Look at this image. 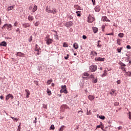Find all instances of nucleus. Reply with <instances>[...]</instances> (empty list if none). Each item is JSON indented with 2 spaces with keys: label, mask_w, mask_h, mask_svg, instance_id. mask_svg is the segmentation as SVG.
Here are the masks:
<instances>
[{
  "label": "nucleus",
  "mask_w": 131,
  "mask_h": 131,
  "mask_svg": "<svg viewBox=\"0 0 131 131\" xmlns=\"http://www.w3.org/2000/svg\"><path fill=\"white\" fill-rule=\"evenodd\" d=\"M46 11L47 13H50V14H56L57 13V9L56 8L52 9L51 6H47L46 8Z\"/></svg>",
  "instance_id": "obj_1"
},
{
  "label": "nucleus",
  "mask_w": 131,
  "mask_h": 131,
  "mask_svg": "<svg viewBox=\"0 0 131 131\" xmlns=\"http://www.w3.org/2000/svg\"><path fill=\"white\" fill-rule=\"evenodd\" d=\"M45 40L46 41L47 45H48V46L51 45V43H52L53 42V39L50 38L49 36H47L46 37Z\"/></svg>",
  "instance_id": "obj_2"
},
{
  "label": "nucleus",
  "mask_w": 131,
  "mask_h": 131,
  "mask_svg": "<svg viewBox=\"0 0 131 131\" xmlns=\"http://www.w3.org/2000/svg\"><path fill=\"white\" fill-rule=\"evenodd\" d=\"M66 85H61V90L60 91V93L62 94V93H64V94H68V91H67V89H66Z\"/></svg>",
  "instance_id": "obj_3"
},
{
  "label": "nucleus",
  "mask_w": 131,
  "mask_h": 131,
  "mask_svg": "<svg viewBox=\"0 0 131 131\" xmlns=\"http://www.w3.org/2000/svg\"><path fill=\"white\" fill-rule=\"evenodd\" d=\"M6 27H7L8 30L11 31V30H12V28L13 27L12 26V25H11V24H5L3 26L2 29H5L6 28Z\"/></svg>",
  "instance_id": "obj_4"
},
{
  "label": "nucleus",
  "mask_w": 131,
  "mask_h": 131,
  "mask_svg": "<svg viewBox=\"0 0 131 131\" xmlns=\"http://www.w3.org/2000/svg\"><path fill=\"white\" fill-rule=\"evenodd\" d=\"M89 78H92L93 83H97L98 82V78L95 77V75H91Z\"/></svg>",
  "instance_id": "obj_5"
},
{
  "label": "nucleus",
  "mask_w": 131,
  "mask_h": 131,
  "mask_svg": "<svg viewBox=\"0 0 131 131\" xmlns=\"http://www.w3.org/2000/svg\"><path fill=\"white\" fill-rule=\"evenodd\" d=\"M35 52H37V56L39 55V54L41 52L40 51L41 49H40V47L37 45V44L36 45L35 47Z\"/></svg>",
  "instance_id": "obj_6"
},
{
  "label": "nucleus",
  "mask_w": 131,
  "mask_h": 131,
  "mask_svg": "<svg viewBox=\"0 0 131 131\" xmlns=\"http://www.w3.org/2000/svg\"><path fill=\"white\" fill-rule=\"evenodd\" d=\"M90 70H91V72H95V71H96V70H97V66L96 65H93V66H91L90 67Z\"/></svg>",
  "instance_id": "obj_7"
},
{
  "label": "nucleus",
  "mask_w": 131,
  "mask_h": 131,
  "mask_svg": "<svg viewBox=\"0 0 131 131\" xmlns=\"http://www.w3.org/2000/svg\"><path fill=\"white\" fill-rule=\"evenodd\" d=\"M11 98V100H13V99H14V96H13V95L9 94L8 95L6 96V101H8V100H9V99Z\"/></svg>",
  "instance_id": "obj_8"
},
{
  "label": "nucleus",
  "mask_w": 131,
  "mask_h": 131,
  "mask_svg": "<svg viewBox=\"0 0 131 131\" xmlns=\"http://www.w3.org/2000/svg\"><path fill=\"white\" fill-rule=\"evenodd\" d=\"M101 20L102 21H103V22H110V20H109L108 19V18L107 17V16H103L101 18Z\"/></svg>",
  "instance_id": "obj_9"
},
{
  "label": "nucleus",
  "mask_w": 131,
  "mask_h": 131,
  "mask_svg": "<svg viewBox=\"0 0 131 131\" xmlns=\"http://www.w3.org/2000/svg\"><path fill=\"white\" fill-rule=\"evenodd\" d=\"M94 20L95 18H94V17L91 16V15H89V16L88 17V22L89 23H92V22H94Z\"/></svg>",
  "instance_id": "obj_10"
},
{
  "label": "nucleus",
  "mask_w": 131,
  "mask_h": 131,
  "mask_svg": "<svg viewBox=\"0 0 131 131\" xmlns=\"http://www.w3.org/2000/svg\"><path fill=\"white\" fill-rule=\"evenodd\" d=\"M105 60V58H102V57H96L95 58L96 61H100L104 62V60Z\"/></svg>",
  "instance_id": "obj_11"
},
{
  "label": "nucleus",
  "mask_w": 131,
  "mask_h": 131,
  "mask_svg": "<svg viewBox=\"0 0 131 131\" xmlns=\"http://www.w3.org/2000/svg\"><path fill=\"white\" fill-rule=\"evenodd\" d=\"M73 24V23H72V21L67 22L66 26L67 27H70L71 26H72Z\"/></svg>",
  "instance_id": "obj_12"
},
{
  "label": "nucleus",
  "mask_w": 131,
  "mask_h": 131,
  "mask_svg": "<svg viewBox=\"0 0 131 131\" xmlns=\"http://www.w3.org/2000/svg\"><path fill=\"white\" fill-rule=\"evenodd\" d=\"M17 56H18V57H25V54L22 53V52H18L17 53Z\"/></svg>",
  "instance_id": "obj_13"
},
{
  "label": "nucleus",
  "mask_w": 131,
  "mask_h": 131,
  "mask_svg": "<svg viewBox=\"0 0 131 131\" xmlns=\"http://www.w3.org/2000/svg\"><path fill=\"white\" fill-rule=\"evenodd\" d=\"M88 99L90 101H93V100H94V99H95V95H89Z\"/></svg>",
  "instance_id": "obj_14"
},
{
  "label": "nucleus",
  "mask_w": 131,
  "mask_h": 131,
  "mask_svg": "<svg viewBox=\"0 0 131 131\" xmlns=\"http://www.w3.org/2000/svg\"><path fill=\"white\" fill-rule=\"evenodd\" d=\"M23 26L24 28H27V27H30V24L29 23L23 24Z\"/></svg>",
  "instance_id": "obj_15"
},
{
  "label": "nucleus",
  "mask_w": 131,
  "mask_h": 131,
  "mask_svg": "<svg viewBox=\"0 0 131 131\" xmlns=\"http://www.w3.org/2000/svg\"><path fill=\"white\" fill-rule=\"evenodd\" d=\"M25 92H26V97H27V98H29V95H30V92H29V90H26Z\"/></svg>",
  "instance_id": "obj_16"
},
{
  "label": "nucleus",
  "mask_w": 131,
  "mask_h": 131,
  "mask_svg": "<svg viewBox=\"0 0 131 131\" xmlns=\"http://www.w3.org/2000/svg\"><path fill=\"white\" fill-rule=\"evenodd\" d=\"M36 11H37V6L36 5H34L32 12V13H34V12H36Z\"/></svg>",
  "instance_id": "obj_17"
},
{
  "label": "nucleus",
  "mask_w": 131,
  "mask_h": 131,
  "mask_svg": "<svg viewBox=\"0 0 131 131\" xmlns=\"http://www.w3.org/2000/svg\"><path fill=\"white\" fill-rule=\"evenodd\" d=\"M73 48H74V49H75V50H77V49H78V48H79L78 44L77 43H75L73 45Z\"/></svg>",
  "instance_id": "obj_18"
},
{
  "label": "nucleus",
  "mask_w": 131,
  "mask_h": 131,
  "mask_svg": "<svg viewBox=\"0 0 131 131\" xmlns=\"http://www.w3.org/2000/svg\"><path fill=\"white\" fill-rule=\"evenodd\" d=\"M0 46L3 47H6L7 46V42L6 41H3L0 43Z\"/></svg>",
  "instance_id": "obj_19"
},
{
  "label": "nucleus",
  "mask_w": 131,
  "mask_h": 131,
  "mask_svg": "<svg viewBox=\"0 0 131 131\" xmlns=\"http://www.w3.org/2000/svg\"><path fill=\"white\" fill-rule=\"evenodd\" d=\"M14 8H15V5H12V6H9L8 7V11H11V10H13V9H14Z\"/></svg>",
  "instance_id": "obj_20"
},
{
  "label": "nucleus",
  "mask_w": 131,
  "mask_h": 131,
  "mask_svg": "<svg viewBox=\"0 0 131 131\" xmlns=\"http://www.w3.org/2000/svg\"><path fill=\"white\" fill-rule=\"evenodd\" d=\"M28 20H29V21H30V22H31V21H33V19H34V18L33 17V16L29 15V16H28Z\"/></svg>",
  "instance_id": "obj_21"
},
{
  "label": "nucleus",
  "mask_w": 131,
  "mask_h": 131,
  "mask_svg": "<svg viewBox=\"0 0 131 131\" xmlns=\"http://www.w3.org/2000/svg\"><path fill=\"white\" fill-rule=\"evenodd\" d=\"M93 30L94 33H97V32H98V29L96 27H93Z\"/></svg>",
  "instance_id": "obj_22"
},
{
  "label": "nucleus",
  "mask_w": 131,
  "mask_h": 131,
  "mask_svg": "<svg viewBox=\"0 0 131 131\" xmlns=\"http://www.w3.org/2000/svg\"><path fill=\"white\" fill-rule=\"evenodd\" d=\"M95 10L96 11V12H100V6H96L95 8Z\"/></svg>",
  "instance_id": "obj_23"
},
{
  "label": "nucleus",
  "mask_w": 131,
  "mask_h": 131,
  "mask_svg": "<svg viewBox=\"0 0 131 131\" xmlns=\"http://www.w3.org/2000/svg\"><path fill=\"white\" fill-rule=\"evenodd\" d=\"M78 17H80L81 15V11H78L76 12Z\"/></svg>",
  "instance_id": "obj_24"
},
{
  "label": "nucleus",
  "mask_w": 131,
  "mask_h": 131,
  "mask_svg": "<svg viewBox=\"0 0 131 131\" xmlns=\"http://www.w3.org/2000/svg\"><path fill=\"white\" fill-rule=\"evenodd\" d=\"M118 36H119V37H123V36H124V34H123V33H120L118 34Z\"/></svg>",
  "instance_id": "obj_25"
},
{
  "label": "nucleus",
  "mask_w": 131,
  "mask_h": 131,
  "mask_svg": "<svg viewBox=\"0 0 131 131\" xmlns=\"http://www.w3.org/2000/svg\"><path fill=\"white\" fill-rule=\"evenodd\" d=\"M47 93L49 95V96H51V95H52V92H51V91H50L49 89H47Z\"/></svg>",
  "instance_id": "obj_26"
},
{
  "label": "nucleus",
  "mask_w": 131,
  "mask_h": 131,
  "mask_svg": "<svg viewBox=\"0 0 131 131\" xmlns=\"http://www.w3.org/2000/svg\"><path fill=\"white\" fill-rule=\"evenodd\" d=\"M89 75L90 74L88 72H84L83 73V76H86V77H88V76H89Z\"/></svg>",
  "instance_id": "obj_27"
},
{
  "label": "nucleus",
  "mask_w": 131,
  "mask_h": 131,
  "mask_svg": "<svg viewBox=\"0 0 131 131\" xmlns=\"http://www.w3.org/2000/svg\"><path fill=\"white\" fill-rule=\"evenodd\" d=\"M117 42L118 45H119V46H120L121 45V40H120V39H118L117 40Z\"/></svg>",
  "instance_id": "obj_28"
},
{
  "label": "nucleus",
  "mask_w": 131,
  "mask_h": 131,
  "mask_svg": "<svg viewBox=\"0 0 131 131\" xmlns=\"http://www.w3.org/2000/svg\"><path fill=\"white\" fill-rule=\"evenodd\" d=\"M114 93H115V91L114 90H112L110 94L111 96H113V95H114Z\"/></svg>",
  "instance_id": "obj_29"
},
{
  "label": "nucleus",
  "mask_w": 131,
  "mask_h": 131,
  "mask_svg": "<svg viewBox=\"0 0 131 131\" xmlns=\"http://www.w3.org/2000/svg\"><path fill=\"white\" fill-rule=\"evenodd\" d=\"M74 8L75 9H76V10H79L80 9V7L78 5H75Z\"/></svg>",
  "instance_id": "obj_30"
},
{
  "label": "nucleus",
  "mask_w": 131,
  "mask_h": 131,
  "mask_svg": "<svg viewBox=\"0 0 131 131\" xmlns=\"http://www.w3.org/2000/svg\"><path fill=\"white\" fill-rule=\"evenodd\" d=\"M100 42H101V41L99 40L98 41V45H97L98 48H101V47H102V45H100Z\"/></svg>",
  "instance_id": "obj_31"
},
{
  "label": "nucleus",
  "mask_w": 131,
  "mask_h": 131,
  "mask_svg": "<svg viewBox=\"0 0 131 131\" xmlns=\"http://www.w3.org/2000/svg\"><path fill=\"white\" fill-rule=\"evenodd\" d=\"M64 127H65V126L64 125L61 126L59 131H63V129H64Z\"/></svg>",
  "instance_id": "obj_32"
},
{
  "label": "nucleus",
  "mask_w": 131,
  "mask_h": 131,
  "mask_svg": "<svg viewBox=\"0 0 131 131\" xmlns=\"http://www.w3.org/2000/svg\"><path fill=\"white\" fill-rule=\"evenodd\" d=\"M63 47H66V48H68V45H67L66 42H63Z\"/></svg>",
  "instance_id": "obj_33"
},
{
  "label": "nucleus",
  "mask_w": 131,
  "mask_h": 131,
  "mask_svg": "<svg viewBox=\"0 0 131 131\" xmlns=\"http://www.w3.org/2000/svg\"><path fill=\"white\" fill-rule=\"evenodd\" d=\"M53 82V80L50 79V80H48L47 81V83L48 84H51V83Z\"/></svg>",
  "instance_id": "obj_34"
},
{
  "label": "nucleus",
  "mask_w": 131,
  "mask_h": 131,
  "mask_svg": "<svg viewBox=\"0 0 131 131\" xmlns=\"http://www.w3.org/2000/svg\"><path fill=\"white\" fill-rule=\"evenodd\" d=\"M122 50V47H121L120 49L118 48L117 49L118 53H121Z\"/></svg>",
  "instance_id": "obj_35"
},
{
  "label": "nucleus",
  "mask_w": 131,
  "mask_h": 131,
  "mask_svg": "<svg viewBox=\"0 0 131 131\" xmlns=\"http://www.w3.org/2000/svg\"><path fill=\"white\" fill-rule=\"evenodd\" d=\"M91 55H98V53L96 52L95 51H92L91 52Z\"/></svg>",
  "instance_id": "obj_36"
},
{
  "label": "nucleus",
  "mask_w": 131,
  "mask_h": 131,
  "mask_svg": "<svg viewBox=\"0 0 131 131\" xmlns=\"http://www.w3.org/2000/svg\"><path fill=\"white\" fill-rule=\"evenodd\" d=\"M11 118H12V119H13V120H14V121H18V119H17L16 118H14L13 117H11Z\"/></svg>",
  "instance_id": "obj_37"
},
{
  "label": "nucleus",
  "mask_w": 131,
  "mask_h": 131,
  "mask_svg": "<svg viewBox=\"0 0 131 131\" xmlns=\"http://www.w3.org/2000/svg\"><path fill=\"white\" fill-rule=\"evenodd\" d=\"M50 129H55V126H54V125H51L50 127Z\"/></svg>",
  "instance_id": "obj_38"
},
{
  "label": "nucleus",
  "mask_w": 131,
  "mask_h": 131,
  "mask_svg": "<svg viewBox=\"0 0 131 131\" xmlns=\"http://www.w3.org/2000/svg\"><path fill=\"white\" fill-rule=\"evenodd\" d=\"M99 118H100V119H102L103 120H104V119H105V116H99Z\"/></svg>",
  "instance_id": "obj_39"
},
{
  "label": "nucleus",
  "mask_w": 131,
  "mask_h": 131,
  "mask_svg": "<svg viewBox=\"0 0 131 131\" xmlns=\"http://www.w3.org/2000/svg\"><path fill=\"white\" fill-rule=\"evenodd\" d=\"M126 74H127V75L128 76H131V72H126Z\"/></svg>",
  "instance_id": "obj_40"
},
{
  "label": "nucleus",
  "mask_w": 131,
  "mask_h": 131,
  "mask_svg": "<svg viewBox=\"0 0 131 131\" xmlns=\"http://www.w3.org/2000/svg\"><path fill=\"white\" fill-rule=\"evenodd\" d=\"M114 106H119V102H115V103H114Z\"/></svg>",
  "instance_id": "obj_41"
},
{
  "label": "nucleus",
  "mask_w": 131,
  "mask_h": 131,
  "mask_svg": "<svg viewBox=\"0 0 131 131\" xmlns=\"http://www.w3.org/2000/svg\"><path fill=\"white\" fill-rule=\"evenodd\" d=\"M92 113H91V111H89L87 110V113H86V115H91Z\"/></svg>",
  "instance_id": "obj_42"
},
{
  "label": "nucleus",
  "mask_w": 131,
  "mask_h": 131,
  "mask_svg": "<svg viewBox=\"0 0 131 131\" xmlns=\"http://www.w3.org/2000/svg\"><path fill=\"white\" fill-rule=\"evenodd\" d=\"M121 69L122 70V71H125V73L126 72V70H125L126 68L122 67Z\"/></svg>",
  "instance_id": "obj_43"
},
{
  "label": "nucleus",
  "mask_w": 131,
  "mask_h": 131,
  "mask_svg": "<svg viewBox=\"0 0 131 131\" xmlns=\"http://www.w3.org/2000/svg\"><path fill=\"white\" fill-rule=\"evenodd\" d=\"M121 66L122 67H125V66H126V65H125V64L122 63V62H121Z\"/></svg>",
  "instance_id": "obj_44"
},
{
  "label": "nucleus",
  "mask_w": 131,
  "mask_h": 131,
  "mask_svg": "<svg viewBox=\"0 0 131 131\" xmlns=\"http://www.w3.org/2000/svg\"><path fill=\"white\" fill-rule=\"evenodd\" d=\"M69 58V54H67V56L64 57L65 60H68Z\"/></svg>",
  "instance_id": "obj_45"
},
{
  "label": "nucleus",
  "mask_w": 131,
  "mask_h": 131,
  "mask_svg": "<svg viewBox=\"0 0 131 131\" xmlns=\"http://www.w3.org/2000/svg\"><path fill=\"white\" fill-rule=\"evenodd\" d=\"M35 26H38L39 25V23L38 21H37L34 24Z\"/></svg>",
  "instance_id": "obj_46"
},
{
  "label": "nucleus",
  "mask_w": 131,
  "mask_h": 131,
  "mask_svg": "<svg viewBox=\"0 0 131 131\" xmlns=\"http://www.w3.org/2000/svg\"><path fill=\"white\" fill-rule=\"evenodd\" d=\"M34 83H35V84H36V85H38V81H34Z\"/></svg>",
  "instance_id": "obj_47"
},
{
  "label": "nucleus",
  "mask_w": 131,
  "mask_h": 131,
  "mask_svg": "<svg viewBox=\"0 0 131 131\" xmlns=\"http://www.w3.org/2000/svg\"><path fill=\"white\" fill-rule=\"evenodd\" d=\"M107 73H104V74H102V77H105V76H106Z\"/></svg>",
  "instance_id": "obj_48"
},
{
  "label": "nucleus",
  "mask_w": 131,
  "mask_h": 131,
  "mask_svg": "<svg viewBox=\"0 0 131 131\" xmlns=\"http://www.w3.org/2000/svg\"><path fill=\"white\" fill-rule=\"evenodd\" d=\"M128 115H129V119H131V112H129Z\"/></svg>",
  "instance_id": "obj_49"
},
{
  "label": "nucleus",
  "mask_w": 131,
  "mask_h": 131,
  "mask_svg": "<svg viewBox=\"0 0 131 131\" xmlns=\"http://www.w3.org/2000/svg\"><path fill=\"white\" fill-rule=\"evenodd\" d=\"M126 56L128 57V59H129V57H130V55L128 54V53H127L126 54Z\"/></svg>",
  "instance_id": "obj_50"
},
{
  "label": "nucleus",
  "mask_w": 131,
  "mask_h": 131,
  "mask_svg": "<svg viewBox=\"0 0 131 131\" xmlns=\"http://www.w3.org/2000/svg\"><path fill=\"white\" fill-rule=\"evenodd\" d=\"M106 35H114V33H111L106 34Z\"/></svg>",
  "instance_id": "obj_51"
},
{
  "label": "nucleus",
  "mask_w": 131,
  "mask_h": 131,
  "mask_svg": "<svg viewBox=\"0 0 131 131\" xmlns=\"http://www.w3.org/2000/svg\"><path fill=\"white\" fill-rule=\"evenodd\" d=\"M31 41H32V36H31L29 39V42H30Z\"/></svg>",
  "instance_id": "obj_52"
},
{
  "label": "nucleus",
  "mask_w": 131,
  "mask_h": 131,
  "mask_svg": "<svg viewBox=\"0 0 131 131\" xmlns=\"http://www.w3.org/2000/svg\"><path fill=\"white\" fill-rule=\"evenodd\" d=\"M43 108H44L45 109H47L48 107L47 106V105L43 104Z\"/></svg>",
  "instance_id": "obj_53"
},
{
  "label": "nucleus",
  "mask_w": 131,
  "mask_h": 131,
  "mask_svg": "<svg viewBox=\"0 0 131 131\" xmlns=\"http://www.w3.org/2000/svg\"><path fill=\"white\" fill-rule=\"evenodd\" d=\"M16 32H19V33H20V29L17 28V29H16Z\"/></svg>",
  "instance_id": "obj_54"
},
{
  "label": "nucleus",
  "mask_w": 131,
  "mask_h": 131,
  "mask_svg": "<svg viewBox=\"0 0 131 131\" xmlns=\"http://www.w3.org/2000/svg\"><path fill=\"white\" fill-rule=\"evenodd\" d=\"M126 48L128 49V50H130V46L129 45H127V46H126Z\"/></svg>",
  "instance_id": "obj_55"
},
{
  "label": "nucleus",
  "mask_w": 131,
  "mask_h": 131,
  "mask_svg": "<svg viewBox=\"0 0 131 131\" xmlns=\"http://www.w3.org/2000/svg\"><path fill=\"white\" fill-rule=\"evenodd\" d=\"M120 80H118V81H117V83H118V84H120Z\"/></svg>",
  "instance_id": "obj_56"
},
{
  "label": "nucleus",
  "mask_w": 131,
  "mask_h": 131,
  "mask_svg": "<svg viewBox=\"0 0 131 131\" xmlns=\"http://www.w3.org/2000/svg\"><path fill=\"white\" fill-rule=\"evenodd\" d=\"M82 38H83V39H86V36L83 35Z\"/></svg>",
  "instance_id": "obj_57"
},
{
  "label": "nucleus",
  "mask_w": 131,
  "mask_h": 131,
  "mask_svg": "<svg viewBox=\"0 0 131 131\" xmlns=\"http://www.w3.org/2000/svg\"><path fill=\"white\" fill-rule=\"evenodd\" d=\"M102 31H104V29H105V26L104 25H103L102 26Z\"/></svg>",
  "instance_id": "obj_58"
},
{
  "label": "nucleus",
  "mask_w": 131,
  "mask_h": 131,
  "mask_svg": "<svg viewBox=\"0 0 131 131\" xmlns=\"http://www.w3.org/2000/svg\"><path fill=\"white\" fill-rule=\"evenodd\" d=\"M101 125H102V124L97 125V126H96V128H100V127H101Z\"/></svg>",
  "instance_id": "obj_59"
},
{
  "label": "nucleus",
  "mask_w": 131,
  "mask_h": 131,
  "mask_svg": "<svg viewBox=\"0 0 131 131\" xmlns=\"http://www.w3.org/2000/svg\"><path fill=\"white\" fill-rule=\"evenodd\" d=\"M14 26H15V27L18 26V23H17V22L14 23Z\"/></svg>",
  "instance_id": "obj_60"
},
{
  "label": "nucleus",
  "mask_w": 131,
  "mask_h": 131,
  "mask_svg": "<svg viewBox=\"0 0 131 131\" xmlns=\"http://www.w3.org/2000/svg\"><path fill=\"white\" fill-rule=\"evenodd\" d=\"M69 19H71L73 18V17H72V15H70V16L69 17Z\"/></svg>",
  "instance_id": "obj_61"
},
{
  "label": "nucleus",
  "mask_w": 131,
  "mask_h": 131,
  "mask_svg": "<svg viewBox=\"0 0 131 131\" xmlns=\"http://www.w3.org/2000/svg\"><path fill=\"white\" fill-rule=\"evenodd\" d=\"M0 99H1V100H4V96H0Z\"/></svg>",
  "instance_id": "obj_62"
},
{
  "label": "nucleus",
  "mask_w": 131,
  "mask_h": 131,
  "mask_svg": "<svg viewBox=\"0 0 131 131\" xmlns=\"http://www.w3.org/2000/svg\"><path fill=\"white\" fill-rule=\"evenodd\" d=\"M29 9V10H32V9H33L32 6H30Z\"/></svg>",
  "instance_id": "obj_63"
},
{
  "label": "nucleus",
  "mask_w": 131,
  "mask_h": 131,
  "mask_svg": "<svg viewBox=\"0 0 131 131\" xmlns=\"http://www.w3.org/2000/svg\"><path fill=\"white\" fill-rule=\"evenodd\" d=\"M122 128L121 127V126H119L118 127V129L120 130Z\"/></svg>",
  "instance_id": "obj_64"
}]
</instances>
